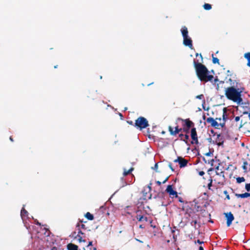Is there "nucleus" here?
<instances>
[{
    "label": "nucleus",
    "instance_id": "1",
    "mask_svg": "<svg viewBox=\"0 0 250 250\" xmlns=\"http://www.w3.org/2000/svg\"><path fill=\"white\" fill-rule=\"evenodd\" d=\"M194 65L197 76L201 81L207 82L212 80L213 76L209 75V71L205 65L195 60H194Z\"/></svg>",
    "mask_w": 250,
    "mask_h": 250
},
{
    "label": "nucleus",
    "instance_id": "2",
    "mask_svg": "<svg viewBox=\"0 0 250 250\" xmlns=\"http://www.w3.org/2000/svg\"><path fill=\"white\" fill-rule=\"evenodd\" d=\"M239 90V89H236L233 87H228L226 89L225 95L228 99L240 104L243 100L241 98L242 91Z\"/></svg>",
    "mask_w": 250,
    "mask_h": 250
},
{
    "label": "nucleus",
    "instance_id": "3",
    "mask_svg": "<svg viewBox=\"0 0 250 250\" xmlns=\"http://www.w3.org/2000/svg\"><path fill=\"white\" fill-rule=\"evenodd\" d=\"M148 122L147 119L144 117H139L136 120L134 126L140 130L146 128L149 126Z\"/></svg>",
    "mask_w": 250,
    "mask_h": 250
},
{
    "label": "nucleus",
    "instance_id": "4",
    "mask_svg": "<svg viewBox=\"0 0 250 250\" xmlns=\"http://www.w3.org/2000/svg\"><path fill=\"white\" fill-rule=\"evenodd\" d=\"M183 44L185 46L188 47L190 49H193L192 41L189 36L183 38Z\"/></svg>",
    "mask_w": 250,
    "mask_h": 250
},
{
    "label": "nucleus",
    "instance_id": "5",
    "mask_svg": "<svg viewBox=\"0 0 250 250\" xmlns=\"http://www.w3.org/2000/svg\"><path fill=\"white\" fill-rule=\"evenodd\" d=\"M224 214L227 219V225L228 227H229L234 220V216L231 212L224 213Z\"/></svg>",
    "mask_w": 250,
    "mask_h": 250
},
{
    "label": "nucleus",
    "instance_id": "6",
    "mask_svg": "<svg viewBox=\"0 0 250 250\" xmlns=\"http://www.w3.org/2000/svg\"><path fill=\"white\" fill-rule=\"evenodd\" d=\"M166 191L168 193L170 196H175V197H178L177 192L173 189L172 185H168L166 189Z\"/></svg>",
    "mask_w": 250,
    "mask_h": 250
},
{
    "label": "nucleus",
    "instance_id": "7",
    "mask_svg": "<svg viewBox=\"0 0 250 250\" xmlns=\"http://www.w3.org/2000/svg\"><path fill=\"white\" fill-rule=\"evenodd\" d=\"M185 122L184 126L187 127V129H184V130L187 132H188L189 129L194 125V123L189 120V119L182 120Z\"/></svg>",
    "mask_w": 250,
    "mask_h": 250
},
{
    "label": "nucleus",
    "instance_id": "8",
    "mask_svg": "<svg viewBox=\"0 0 250 250\" xmlns=\"http://www.w3.org/2000/svg\"><path fill=\"white\" fill-rule=\"evenodd\" d=\"M206 121L208 123L211 124V126L217 128L219 126V124L212 117H208Z\"/></svg>",
    "mask_w": 250,
    "mask_h": 250
},
{
    "label": "nucleus",
    "instance_id": "9",
    "mask_svg": "<svg viewBox=\"0 0 250 250\" xmlns=\"http://www.w3.org/2000/svg\"><path fill=\"white\" fill-rule=\"evenodd\" d=\"M141 212L140 210H138L136 211L137 215H136V218L138 220L139 222H142V221H145L147 222L148 221V218L146 216H144V215H142L139 214V213Z\"/></svg>",
    "mask_w": 250,
    "mask_h": 250
},
{
    "label": "nucleus",
    "instance_id": "10",
    "mask_svg": "<svg viewBox=\"0 0 250 250\" xmlns=\"http://www.w3.org/2000/svg\"><path fill=\"white\" fill-rule=\"evenodd\" d=\"M168 129L170 134L172 135H175L182 130V128L179 129L177 126L175 127L174 131H173V129L171 126H169Z\"/></svg>",
    "mask_w": 250,
    "mask_h": 250
},
{
    "label": "nucleus",
    "instance_id": "11",
    "mask_svg": "<svg viewBox=\"0 0 250 250\" xmlns=\"http://www.w3.org/2000/svg\"><path fill=\"white\" fill-rule=\"evenodd\" d=\"M28 213L27 211H26L24 209V207L23 206L21 210V218H22L23 221H24V220L26 218H28Z\"/></svg>",
    "mask_w": 250,
    "mask_h": 250
},
{
    "label": "nucleus",
    "instance_id": "12",
    "mask_svg": "<svg viewBox=\"0 0 250 250\" xmlns=\"http://www.w3.org/2000/svg\"><path fill=\"white\" fill-rule=\"evenodd\" d=\"M181 32L183 36V38L188 37V30L187 27L185 26H184L182 27L181 29Z\"/></svg>",
    "mask_w": 250,
    "mask_h": 250
},
{
    "label": "nucleus",
    "instance_id": "13",
    "mask_svg": "<svg viewBox=\"0 0 250 250\" xmlns=\"http://www.w3.org/2000/svg\"><path fill=\"white\" fill-rule=\"evenodd\" d=\"M190 133L192 140H195L196 138H198L196 128L192 127L191 129Z\"/></svg>",
    "mask_w": 250,
    "mask_h": 250
},
{
    "label": "nucleus",
    "instance_id": "14",
    "mask_svg": "<svg viewBox=\"0 0 250 250\" xmlns=\"http://www.w3.org/2000/svg\"><path fill=\"white\" fill-rule=\"evenodd\" d=\"M188 163V161L184 158L182 157L180 162L179 165L181 168L187 166Z\"/></svg>",
    "mask_w": 250,
    "mask_h": 250
},
{
    "label": "nucleus",
    "instance_id": "15",
    "mask_svg": "<svg viewBox=\"0 0 250 250\" xmlns=\"http://www.w3.org/2000/svg\"><path fill=\"white\" fill-rule=\"evenodd\" d=\"M68 250H78V246L73 243H69L67 245Z\"/></svg>",
    "mask_w": 250,
    "mask_h": 250
},
{
    "label": "nucleus",
    "instance_id": "16",
    "mask_svg": "<svg viewBox=\"0 0 250 250\" xmlns=\"http://www.w3.org/2000/svg\"><path fill=\"white\" fill-rule=\"evenodd\" d=\"M235 195L238 198H245L250 197V193L245 192L242 194L236 193Z\"/></svg>",
    "mask_w": 250,
    "mask_h": 250
},
{
    "label": "nucleus",
    "instance_id": "17",
    "mask_svg": "<svg viewBox=\"0 0 250 250\" xmlns=\"http://www.w3.org/2000/svg\"><path fill=\"white\" fill-rule=\"evenodd\" d=\"M244 57L248 60L247 65L250 67V52L245 53Z\"/></svg>",
    "mask_w": 250,
    "mask_h": 250
},
{
    "label": "nucleus",
    "instance_id": "18",
    "mask_svg": "<svg viewBox=\"0 0 250 250\" xmlns=\"http://www.w3.org/2000/svg\"><path fill=\"white\" fill-rule=\"evenodd\" d=\"M85 217L88 220H93L94 219V216L93 214H92L91 213H90V212H87L85 214Z\"/></svg>",
    "mask_w": 250,
    "mask_h": 250
},
{
    "label": "nucleus",
    "instance_id": "19",
    "mask_svg": "<svg viewBox=\"0 0 250 250\" xmlns=\"http://www.w3.org/2000/svg\"><path fill=\"white\" fill-rule=\"evenodd\" d=\"M226 112L227 111H226V108H224L223 114V116H222V119H223V122H226L227 120H228V116L227 115Z\"/></svg>",
    "mask_w": 250,
    "mask_h": 250
},
{
    "label": "nucleus",
    "instance_id": "20",
    "mask_svg": "<svg viewBox=\"0 0 250 250\" xmlns=\"http://www.w3.org/2000/svg\"><path fill=\"white\" fill-rule=\"evenodd\" d=\"M245 181V179L243 177H238L236 178V182L240 184Z\"/></svg>",
    "mask_w": 250,
    "mask_h": 250
},
{
    "label": "nucleus",
    "instance_id": "21",
    "mask_svg": "<svg viewBox=\"0 0 250 250\" xmlns=\"http://www.w3.org/2000/svg\"><path fill=\"white\" fill-rule=\"evenodd\" d=\"M203 7L206 10H209L211 9V5L208 3H205L204 4Z\"/></svg>",
    "mask_w": 250,
    "mask_h": 250
},
{
    "label": "nucleus",
    "instance_id": "22",
    "mask_svg": "<svg viewBox=\"0 0 250 250\" xmlns=\"http://www.w3.org/2000/svg\"><path fill=\"white\" fill-rule=\"evenodd\" d=\"M189 136L188 134H185L184 136V139L181 138V140L185 142V143L188 145H189L188 142V140H189Z\"/></svg>",
    "mask_w": 250,
    "mask_h": 250
},
{
    "label": "nucleus",
    "instance_id": "23",
    "mask_svg": "<svg viewBox=\"0 0 250 250\" xmlns=\"http://www.w3.org/2000/svg\"><path fill=\"white\" fill-rule=\"evenodd\" d=\"M76 228H80V229H86L85 226L84 224H80L79 223H78L77 224Z\"/></svg>",
    "mask_w": 250,
    "mask_h": 250
},
{
    "label": "nucleus",
    "instance_id": "24",
    "mask_svg": "<svg viewBox=\"0 0 250 250\" xmlns=\"http://www.w3.org/2000/svg\"><path fill=\"white\" fill-rule=\"evenodd\" d=\"M212 62L214 64L215 63H219V60L217 58L214 57L213 54H212Z\"/></svg>",
    "mask_w": 250,
    "mask_h": 250
},
{
    "label": "nucleus",
    "instance_id": "25",
    "mask_svg": "<svg viewBox=\"0 0 250 250\" xmlns=\"http://www.w3.org/2000/svg\"><path fill=\"white\" fill-rule=\"evenodd\" d=\"M133 170V168H131L127 171H126L125 170L124 171V175L126 176V175H128L132 172V171Z\"/></svg>",
    "mask_w": 250,
    "mask_h": 250
},
{
    "label": "nucleus",
    "instance_id": "26",
    "mask_svg": "<svg viewBox=\"0 0 250 250\" xmlns=\"http://www.w3.org/2000/svg\"><path fill=\"white\" fill-rule=\"evenodd\" d=\"M222 140H224L223 136H221L220 134H217V140L216 141H217V142H218L221 141Z\"/></svg>",
    "mask_w": 250,
    "mask_h": 250
},
{
    "label": "nucleus",
    "instance_id": "27",
    "mask_svg": "<svg viewBox=\"0 0 250 250\" xmlns=\"http://www.w3.org/2000/svg\"><path fill=\"white\" fill-rule=\"evenodd\" d=\"M77 236H78V241L79 242H85V240L84 239H83L82 237L79 234H77Z\"/></svg>",
    "mask_w": 250,
    "mask_h": 250
},
{
    "label": "nucleus",
    "instance_id": "28",
    "mask_svg": "<svg viewBox=\"0 0 250 250\" xmlns=\"http://www.w3.org/2000/svg\"><path fill=\"white\" fill-rule=\"evenodd\" d=\"M245 189L249 192L250 191V183L249 184H246L245 185Z\"/></svg>",
    "mask_w": 250,
    "mask_h": 250
},
{
    "label": "nucleus",
    "instance_id": "29",
    "mask_svg": "<svg viewBox=\"0 0 250 250\" xmlns=\"http://www.w3.org/2000/svg\"><path fill=\"white\" fill-rule=\"evenodd\" d=\"M224 140H222L221 141L217 142V141H215V144H216L218 146H223L224 144Z\"/></svg>",
    "mask_w": 250,
    "mask_h": 250
},
{
    "label": "nucleus",
    "instance_id": "30",
    "mask_svg": "<svg viewBox=\"0 0 250 250\" xmlns=\"http://www.w3.org/2000/svg\"><path fill=\"white\" fill-rule=\"evenodd\" d=\"M197 221L196 220H192V221L191 222V223H190L191 225L192 226L194 227H196V225L197 224Z\"/></svg>",
    "mask_w": 250,
    "mask_h": 250
},
{
    "label": "nucleus",
    "instance_id": "31",
    "mask_svg": "<svg viewBox=\"0 0 250 250\" xmlns=\"http://www.w3.org/2000/svg\"><path fill=\"white\" fill-rule=\"evenodd\" d=\"M224 194L225 195H226V198L228 200H229L230 199V197H229V195L228 192V191L227 190H225L224 191Z\"/></svg>",
    "mask_w": 250,
    "mask_h": 250
},
{
    "label": "nucleus",
    "instance_id": "32",
    "mask_svg": "<svg viewBox=\"0 0 250 250\" xmlns=\"http://www.w3.org/2000/svg\"><path fill=\"white\" fill-rule=\"evenodd\" d=\"M209 181H210V182L208 185V187L209 189H210V188L212 186V180L211 178L209 179Z\"/></svg>",
    "mask_w": 250,
    "mask_h": 250
},
{
    "label": "nucleus",
    "instance_id": "33",
    "mask_svg": "<svg viewBox=\"0 0 250 250\" xmlns=\"http://www.w3.org/2000/svg\"><path fill=\"white\" fill-rule=\"evenodd\" d=\"M205 100H204L203 101V103H202V107H203V108L204 109V110H207V111H208V109H209V108H206L205 106Z\"/></svg>",
    "mask_w": 250,
    "mask_h": 250
},
{
    "label": "nucleus",
    "instance_id": "34",
    "mask_svg": "<svg viewBox=\"0 0 250 250\" xmlns=\"http://www.w3.org/2000/svg\"><path fill=\"white\" fill-rule=\"evenodd\" d=\"M198 138H196V139H195V140H192V141L191 142V144H198Z\"/></svg>",
    "mask_w": 250,
    "mask_h": 250
},
{
    "label": "nucleus",
    "instance_id": "35",
    "mask_svg": "<svg viewBox=\"0 0 250 250\" xmlns=\"http://www.w3.org/2000/svg\"><path fill=\"white\" fill-rule=\"evenodd\" d=\"M181 158H182V157H181V156H178L176 159H175V160H174V161H173V162H174V163H178L179 164V162H180V160H181Z\"/></svg>",
    "mask_w": 250,
    "mask_h": 250
},
{
    "label": "nucleus",
    "instance_id": "36",
    "mask_svg": "<svg viewBox=\"0 0 250 250\" xmlns=\"http://www.w3.org/2000/svg\"><path fill=\"white\" fill-rule=\"evenodd\" d=\"M77 234H76V232L75 231H74L72 233V234L70 235V236L71 237H73L74 238H77L78 237V236H77Z\"/></svg>",
    "mask_w": 250,
    "mask_h": 250
},
{
    "label": "nucleus",
    "instance_id": "37",
    "mask_svg": "<svg viewBox=\"0 0 250 250\" xmlns=\"http://www.w3.org/2000/svg\"><path fill=\"white\" fill-rule=\"evenodd\" d=\"M196 98L200 100L203 99L204 98V95L203 94L197 95Z\"/></svg>",
    "mask_w": 250,
    "mask_h": 250
},
{
    "label": "nucleus",
    "instance_id": "38",
    "mask_svg": "<svg viewBox=\"0 0 250 250\" xmlns=\"http://www.w3.org/2000/svg\"><path fill=\"white\" fill-rule=\"evenodd\" d=\"M77 229L78 230V234H79V235H80V234L83 235L84 234V233L81 230L80 228H77Z\"/></svg>",
    "mask_w": 250,
    "mask_h": 250
},
{
    "label": "nucleus",
    "instance_id": "39",
    "mask_svg": "<svg viewBox=\"0 0 250 250\" xmlns=\"http://www.w3.org/2000/svg\"><path fill=\"white\" fill-rule=\"evenodd\" d=\"M158 164L157 163H156L154 166V167H152V168L155 170V171H157V169H158Z\"/></svg>",
    "mask_w": 250,
    "mask_h": 250
},
{
    "label": "nucleus",
    "instance_id": "40",
    "mask_svg": "<svg viewBox=\"0 0 250 250\" xmlns=\"http://www.w3.org/2000/svg\"><path fill=\"white\" fill-rule=\"evenodd\" d=\"M177 198L178 199L179 202H180V203H184V200L182 197L178 196V197H177Z\"/></svg>",
    "mask_w": 250,
    "mask_h": 250
},
{
    "label": "nucleus",
    "instance_id": "41",
    "mask_svg": "<svg viewBox=\"0 0 250 250\" xmlns=\"http://www.w3.org/2000/svg\"><path fill=\"white\" fill-rule=\"evenodd\" d=\"M207 140L209 143H212L213 144H215V142L212 140V139L211 138H208L207 139Z\"/></svg>",
    "mask_w": 250,
    "mask_h": 250
},
{
    "label": "nucleus",
    "instance_id": "42",
    "mask_svg": "<svg viewBox=\"0 0 250 250\" xmlns=\"http://www.w3.org/2000/svg\"><path fill=\"white\" fill-rule=\"evenodd\" d=\"M168 167H169L171 169V170L172 171H174V168H173L172 167V164H171V163H169L168 164Z\"/></svg>",
    "mask_w": 250,
    "mask_h": 250
},
{
    "label": "nucleus",
    "instance_id": "43",
    "mask_svg": "<svg viewBox=\"0 0 250 250\" xmlns=\"http://www.w3.org/2000/svg\"><path fill=\"white\" fill-rule=\"evenodd\" d=\"M211 155H212V152H211L210 151H209L205 154V155L207 156H210Z\"/></svg>",
    "mask_w": 250,
    "mask_h": 250
},
{
    "label": "nucleus",
    "instance_id": "44",
    "mask_svg": "<svg viewBox=\"0 0 250 250\" xmlns=\"http://www.w3.org/2000/svg\"><path fill=\"white\" fill-rule=\"evenodd\" d=\"M226 124V122H223L222 123L219 124V126H221L222 127L225 126Z\"/></svg>",
    "mask_w": 250,
    "mask_h": 250
},
{
    "label": "nucleus",
    "instance_id": "45",
    "mask_svg": "<svg viewBox=\"0 0 250 250\" xmlns=\"http://www.w3.org/2000/svg\"><path fill=\"white\" fill-rule=\"evenodd\" d=\"M151 185H152V183H150L149 184V185H148V186H147V188L149 189V191H150L151 190Z\"/></svg>",
    "mask_w": 250,
    "mask_h": 250
},
{
    "label": "nucleus",
    "instance_id": "46",
    "mask_svg": "<svg viewBox=\"0 0 250 250\" xmlns=\"http://www.w3.org/2000/svg\"><path fill=\"white\" fill-rule=\"evenodd\" d=\"M247 164H248L247 162H244V166H243V169H244V170H246L247 169V167H246V165H247Z\"/></svg>",
    "mask_w": 250,
    "mask_h": 250
},
{
    "label": "nucleus",
    "instance_id": "47",
    "mask_svg": "<svg viewBox=\"0 0 250 250\" xmlns=\"http://www.w3.org/2000/svg\"><path fill=\"white\" fill-rule=\"evenodd\" d=\"M216 174L219 176H222L223 177H224L223 172H221L220 173L216 172Z\"/></svg>",
    "mask_w": 250,
    "mask_h": 250
},
{
    "label": "nucleus",
    "instance_id": "48",
    "mask_svg": "<svg viewBox=\"0 0 250 250\" xmlns=\"http://www.w3.org/2000/svg\"><path fill=\"white\" fill-rule=\"evenodd\" d=\"M195 56H196V57H198V56H200V57L201 59V61H203V57H202L201 54H199L198 53H196Z\"/></svg>",
    "mask_w": 250,
    "mask_h": 250
},
{
    "label": "nucleus",
    "instance_id": "49",
    "mask_svg": "<svg viewBox=\"0 0 250 250\" xmlns=\"http://www.w3.org/2000/svg\"><path fill=\"white\" fill-rule=\"evenodd\" d=\"M205 174V172L203 171H200L199 172V175L200 176H203Z\"/></svg>",
    "mask_w": 250,
    "mask_h": 250
},
{
    "label": "nucleus",
    "instance_id": "50",
    "mask_svg": "<svg viewBox=\"0 0 250 250\" xmlns=\"http://www.w3.org/2000/svg\"><path fill=\"white\" fill-rule=\"evenodd\" d=\"M210 133L213 135V136H215L216 135L215 132L213 129H211L210 131Z\"/></svg>",
    "mask_w": 250,
    "mask_h": 250
},
{
    "label": "nucleus",
    "instance_id": "51",
    "mask_svg": "<svg viewBox=\"0 0 250 250\" xmlns=\"http://www.w3.org/2000/svg\"><path fill=\"white\" fill-rule=\"evenodd\" d=\"M214 161V159H212V160L210 161V162H208V163H209V164H210V165H211V166H213Z\"/></svg>",
    "mask_w": 250,
    "mask_h": 250
},
{
    "label": "nucleus",
    "instance_id": "52",
    "mask_svg": "<svg viewBox=\"0 0 250 250\" xmlns=\"http://www.w3.org/2000/svg\"><path fill=\"white\" fill-rule=\"evenodd\" d=\"M240 120V117L239 116H236L235 117V121L236 122H238Z\"/></svg>",
    "mask_w": 250,
    "mask_h": 250
},
{
    "label": "nucleus",
    "instance_id": "53",
    "mask_svg": "<svg viewBox=\"0 0 250 250\" xmlns=\"http://www.w3.org/2000/svg\"><path fill=\"white\" fill-rule=\"evenodd\" d=\"M196 242V243H198V244H202L204 243V242H203V241H200V240H199V239H198Z\"/></svg>",
    "mask_w": 250,
    "mask_h": 250
},
{
    "label": "nucleus",
    "instance_id": "54",
    "mask_svg": "<svg viewBox=\"0 0 250 250\" xmlns=\"http://www.w3.org/2000/svg\"><path fill=\"white\" fill-rule=\"evenodd\" d=\"M35 222L36 225L41 226V223L37 220H35Z\"/></svg>",
    "mask_w": 250,
    "mask_h": 250
},
{
    "label": "nucleus",
    "instance_id": "55",
    "mask_svg": "<svg viewBox=\"0 0 250 250\" xmlns=\"http://www.w3.org/2000/svg\"><path fill=\"white\" fill-rule=\"evenodd\" d=\"M92 245V241H89L88 243V245L87 246V247H88L89 246H91Z\"/></svg>",
    "mask_w": 250,
    "mask_h": 250
},
{
    "label": "nucleus",
    "instance_id": "56",
    "mask_svg": "<svg viewBox=\"0 0 250 250\" xmlns=\"http://www.w3.org/2000/svg\"><path fill=\"white\" fill-rule=\"evenodd\" d=\"M127 123L130 125H133V123L132 121H127Z\"/></svg>",
    "mask_w": 250,
    "mask_h": 250
},
{
    "label": "nucleus",
    "instance_id": "57",
    "mask_svg": "<svg viewBox=\"0 0 250 250\" xmlns=\"http://www.w3.org/2000/svg\"><path fill=\"white\" fill-rule=\"evenodd\" d=\"M156 184H157V185H158L159 186H160V185H161V184H162V183H161L160 181H157L156 182Z\"/></svg>",
    "mask_w": 250,
    "mask_h": 250
},
{
    "label": "nucleus",
    "instance_id": "58",
    "mask_svg": "<svg viewBox=\"0 0 250 250\" xmlns=\"http://www.w3.org/2000/svg\"><path fill=\"white\" fill-rule=\"evenodd\" d=\"M168 179V177H167V178H166V179H165V180L163 182V184L165 183L167 181Z\"/></svg>",
    "mask_w": 250,
    "mask_h": 250
},
{
    "label": "nucleus",
    "instance_id": "59",
    "mask_svg": "<svg viewBox=\"0 0 250 250\" xmlns=\"http://www.w3.org/2000/svg\"><path fill=\"white\" fill-rule=\"evenodd\" d=\"M184 136H185V135H184L183 134H179V137H181V139L183 138V137H184Z\"/></svg>",
    "mask_w": 250,
    "mask_h": 250
},
{
    "label": "nucleus",
    "instance_id": "60",
    "mask_svg": "<svg viewBox=\"0 0 250 250\" xmlns=\"http://www.w3.org/2000/svg\"><path fill=\"white\" fill-rule=\"evenodd\" d=\"M199 250H204V248L202 246H200L199 248Z\"/></svg>",
    "mask_w": 250,
    "mask_h": 250
},
{
    "label": "nucleus",
    "instance_id": "61",
    "mask_svg": "<svg viewBox=\"0 0 250 250\" xmlns=\"http://www.w3.org/2000/svg\"><path fill=\"white\" fill-rule=\"evenodd\" d=\"M119 115L121 117V119H122L123 118V115H122V114L119 113Z\"/></svg>",
    "mask_w": 250,
    "mask_h": 250
},
{
    "label": "nucleus",
    "instance_id": "62",
    "mask_svg": "<svg viewBox=\"0 0 250 250\" xmlns=\"http://www.w3.org/2000/svg\"><path fill=\"white\" fill-rule=\"evenodd\" d=\"M140 228L143 229L144 228V226H143L142 225H140L139 226Z\"/></svg>",
    "mask_w": 250,
    "mask_h": 250
},
{
    "label": "nucleus",
    "instance_id": "63",
    "mask_svg": "<svg viewBox=\"0 0 250 250\" xmlns=\"http://www.w3.org/2000/svg\"><path fill=\"white\" fill-rule=\"evenodd\" d=\"M203 160L205 162V163H207V161H206V159L205 158V157L203 158Z\"/></svg>",
    "mask_w": 250,
    "mask_h": 250
},
{
    "label": "nucleus",
    "instance_id": "64",
    "mask_svg": "<svg viewBox=\"0 0 250 250\" xmlns=\"http://www.w3.org/2000/svg\"><path fill=\"white\" fill-rule=\"evenodd\" d=\"M216 120L221 121V118H216Z\"/></svg>",
    "mask_w": 250,
    "mask_h": 250
}]
</instances>
